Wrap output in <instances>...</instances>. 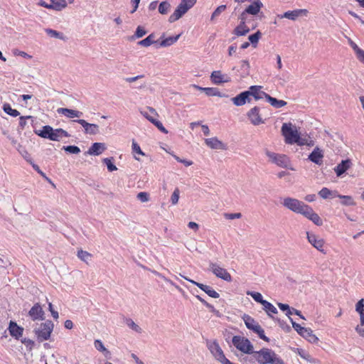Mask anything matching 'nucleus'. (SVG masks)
<instances>
[{"label":"nucleus","mask_w":364,"mask_h":364,"mask_svg":"<svg viewBox=\"0 0 364 364\" xmlns=\"http://www.w3.org/2000/svg\"><path fill=\"white\" fill-rule=\"evenodd\" d=\"M253 358L259 364H285L284 361L273 350L267 348L255 351Z\"/></svg>","instance_id":"1"},{"label":"nucleus","mask_w":364,"mask_h":364,"mask_svg":"<svg viewBox=\"0 0 364 364\" xmlns=\"http://www.w3.org/2000/svg\"><path fill=\"white\" fill-rule=\"evenodd\" d=\"M35 133L42 138L52 141H60L63 137H69L70 134L65 130L59 128L54 129L49 125H45L41 130L35 131Z\"/></svg>","instance_id":"2"},{"label":"nucleus","mask_w":364,"mask_h":364,"mask_svg":"<svg viewBox=\"0 0 364 364\" xmlns=\"http://www.w3.org/2000/svg\"><path fill=\"white\" fill-rule=\"evenodd\" d=\"M282 134L285 137V142L289 144H297L298 145L305 144L304 140L301 139L296 127H292L291 123L283 124L282 127Z\"/></svg>","instance_id":"3"},{"label":"nucleus","mask_w":364,"mask_h":364,"mask_svg":"<svg viewBox=\"0 0 364 364\" xmlns=\"http://www.w3.org/2000/svg\"><path fill=\"white\" fill-rule=\"evenodd\" d=\"M53 328L54 324L50 320H47L46 322L41 323L38 327L34 329L38 341L42 342L48 340Z\"/></svg>","instance_id":"4"},{"label":"nucleus","mask_w":364,"mask_h":364,"mask_svg":"<svg viewBox=\"0 0 364 364\" xmlns=\"http://www.w3.org/2000/svg\"><path fill=\"white\" fill-rule=\"evenodd\" d=\"M282 205L287 209L301 215H303L308 207V205L305 204L304 202L290 197L284 198Z\"/></svg>","instance_id":"5"},{"label":"nucleus","mask_w":364,"mask_h":364,"mask_svg":"<svg viewBox=\"0 0 364 364\" xmlns=\"http://www.w3.org/2000/svg\"><path fill=\"white\" fill-rule=\"evenodd\" d=\"M207 347L214 358L221 364H232L224 355L218 343L215 341H207Z\"/></svg>","instance_id":"6"},{"label":"nucleus","mask_w":364,"mask_h":364,"mask_svg":"<svg viewBox=\"0 0 364 364\" xmlns=\"http://www.w3.org/2000/svg\"><path fill=\"white\" fill-rule=\"evenodd\" d=\"M232 342L234 346L241 352L253 355L255 352L253 350V345L247 338L240 336H235L232 338Z\"/></svg>","instance_id":"7"},{"label":"nucleus","mask_w":364,"mask_h":364,"mask_svg":"<svg viewBox=\"0 0 364 364\" xmlns=\"http://www.w3.org/2000/svg\"><path fill=\"white\" fill-rule=\"evenodd\" d=\"M266 154L271 161L277 164L278 166L282 168H288L289 165V159L286 155L278 154L269 151H266Z\"/></svg>","instance_id":"8"},{"label":"nucleus","mask_w":364,"mask_h":364,"mask_svg":"<svg viewBox=\"0 0 364 364\" xmlns=\"http://www.w3.org/2000/svg\"><path fill=\"white\" fill-rule=\"evenodd\" d=\"M210 270L218 278H220L226 282H231L232 277L230 274L224 268L220 267L215 263H210Z\"/></svg>","instance_id":"9"},{"label":"nucleus","mask_w":364,"mask_h":364,"mask_svg":"<svg viewBox=\"0 0 364 364\" xmlns=\"http://www.w3.org/2000/svg\"><path fill=\"white\" fill-rule=\"evenodd\" d=\"M190 9V6L182 1L177 6L174 12L169 16L168 21L173 23L181 18Z\"/></svg>","instance_id":"10"},{"label":"nucleus","mask_w":364,"mask_h":364,"mask_svg":"<svg viewBox=\"0 0 364 364\" xmlns=\"http://www.w3.org/2000/svg\"><path fill=\"white\" fill-rule=\"evenodd\" d=\"M307 235V240L309 242L314 246L316 250L320 251L321 252L325 254L326 252L324 251L323 246H324V241L321 237L316 236V235L313 233H310L309 232H306Z\"/></svg>","instance_id":"11"},{"label":"nucleus","mask_w":364,"mask_h":364,"mask_svg":"<svg viewBox=\"0 0 364 364\" xmlns=\"http://www.w3.org/2000/svg\"><path fill=\"white\" fill-rule=\"evenodd\" d=\"M73 122L80 124L84 128V132L87 134L95 135L99 133L97 124L88 123L85 119H75Z\"/></svg>","instance_id":"12"},{"label":"nucleus","mask_w":364,"mask_h":364,"mask_svg":"<svg viewBox=\"0 0 364 364\" xmlns=\"http://www.w3.org/2000/svg\"><path fill=\"white\" fill-rule=\"evenodd\" d=\"M182 277H183L185 279L188 280V282H191L192 284L196 285L198 287H199L201 290L205 291L209 296L217 299L219 298L220 295L219 294L215 291L212 287L208 285H205L201 283H198L197 282H195L192 279H188L187 277L180 274Z\"/></svg>","instance_id":"13"},{"label":"nucleus","mask_w":364,"mask_h":364,"mask_svg":"<svg viewBox=\"0 0 364 364\" xmlns=\"http://www.w3.org/2000/svg\"><path fill=\"white\" fill-rule=\"evenodd\" d=\"M210 80L215 85H220L231 81L230 77L228 75L223 74L220 70L213 71L211 73Z\"/></svg>","instance_id":"14"},{"label":"nucleus","mask_w":364,"mask_h":364,"mask_svg":"<svg viewBox=\"0 0 364 364\" xmlns=\"http://www.w3.org/2000/svg\"><path fill=\"white\" fill-rule=\"evenodd\" d=\"M308 14V11L306 9H295L293 11H288L284 12L283 14L278 15V17L280 18H287L288 19L295 21L299 16H306Z\"/></svg>","instance_id":"15"},{"label":"nucleus","mask_w":364,"mask_h":364,"mask_svg":"<svg viewBox=\"0 0 364 364\" xmlns=\"http://www.w3.org/2000/svg\"><path fill=\"white\" fill-rule=\"evenodd\" d=\"M259 110L260 109L259 107H254L247 112V117L254 125H259L264 123V121L259 114Z\"/></svg>","instance_id":"16"},{"label":"nucleus","mask_w":364,"mask_h":364,"mask_svg":"<svg viewBox=\"0 0 364 364\" xmlns=\"http://www.w3.org/2000/svg\"><path fill=\"white\" fill-rule=\"evenodd\" d=\"M262 87L259 85H252L249 87L247 92H249L248 96L249 98L250 97H253L255 100H259L262 99L263 97L266 98V96L268 95L266 92L261 90Z\"/></svg>","instance_id":"17"},{"label":"nucleus","mask_w":364,"mask_h":364,"mask_svg":"<svg viewBox=\"0 0 364 364\" xmlns=\"http://www.w3.org/2000/svg\"><path fill=\"white\" fill-rule=\"evenodd\" d=\"M304 217L311 220L315 225L318 226H321L323 224L322 220L319 217V215L316 213L311 207L308 205L306 210L304 212L303 215Z\"/></svg>","instance_id":"18"},{"label":"nucleus","mask_w":364,"mask_h":364,"mask_svg":"<svg viewBox=\"0 0 364 364\" xmlns=\"http://www.w3.org/2000/svg\"><path fill=\"white\" fill-rule=\"evenodd\" d=\"M28 315L33 320H43L44 318V311L38 303L35 304L28 312Z\"/></svg>","instance_id":"19"},{"label":"nucleus","mask_w":364,"mask_h":364,"mask_svg":"<svg viewBox=\"0 0 364 364\" xmlns=\"http://www.w3.org/2000/svg\"><path fill=\"white\" fill-rule=\"evenodd\" d=\"M8 330L10 335L16 340H18L23 335V328L19 326L15 321L9 322Z\"/></svg>","instance_id":"20"},{"label":"nucleus","mask_w":364,"mask_h":364,"mask_svg":"<svg viewBox=\"0 0 364 364\" xmlns=\"http://www.w3.org/2000/svg\"><path fill=\"white\" fill-rule=\"evenodd\" d=\"M323 152L319 149L318 146L314 148L312 152L309 155L308 159H309L311 162L321 165L323 163Z\"/></svg>","instance_id":"21"},{"label":"nucleus","mask_w":364,"mask_h":364,"mask_svg":"<svg viewBox=\"0 0 364 364\" xmlns=\"http://www.w3.org/2000/svg\"><path fill=\"white\" fill-rule=\"evenodd\" d=\"M352 166V161L350 159L342 160L334 168V171L337 176H341L347 170H348Z\"/></svg>","instance_id":"22"},{"label":"nucleus","mask_w":364,"mask_h":364,"mask_svg":"<svg viewBox=\"0 0 364 364\" xmlns=\"http://www.w3.org/2000/svg\"><path fill=\"white\" fill-rule=\"evenodd\" d=\"M57 112L59 114L64 115L65 117L72 119L75 117H80L83 115V113L80 111L71 109L68 108L60 107L57 109Z\"/></svg>","instance_id":"23"},{"label":"nucleus","mask_w":364,"mask_h":364,"mask_svg":"<svg viewBox=\"0 0 364 364\" xmlns=\"http://www.w3.org/2000/svg\"><path fill=\"white\" fill-rule=\"evenodd\" d=\"M249 92L247 91L242 92L238 95L231 99L233 104L236 106L244 105L246 102H250V98L248 96Z\"/></svg>","instance_id":"24"},{"label":"nucleus","mask_w":364,"mask_h":364,"mask_svg":"<svg viewBox=\"0 0 364 364\" xmlns=\"http://www.w3.org/2000/svg\"><path fill=\"white\" fill-rule=\"evenodd\" d=\"M106 149L105 144L104 143L95 142L92 144L87 151V154L98 156Z\"/></svg>","instance_id":"25"},{"label":"nucleus","mask_w":364,"mask_h":364,"mask_svg":"<svg viewBox=\"0 0 364 364\" xmlns=\"http://www.w3.org/2000/svg\"><path fill=\"white\" fill-rule=\"evenodd\" d=\"M242 318L246 327L253 332H255L260 327L259 324L249 315L245 314Z\"/></svg>","instance_id":"26"},{"label":"nucleus","mask_w":364,"mask_h":364,"mask_svg":"<svg viewBox=\"0 0 364 364\" xmlns=\"http://www.w3.org/2000/svg\"><path fill=\"white\" fill-rule=\"evenodd\" d=\"M208 146L213 149H225L224 144L216 137L208 138L205 140Z\"/></svg>","instance_id":"27"},{"label":"nucleus","mask_w":364,"mask_h":364,"mask_svg":"<svg viewBox=\"0 0 364 364\" xmlns=\"http://www.w3.org/2000/svg\"><path fill=\"white\" fill-rule=\"evenodd\" d=\"M299 335L307 339L311 343H316L318 340V338L313 333L311 329L309 328H305L302 332H299Z\"/></svg>","instance_id":"28"},{"label":"nucleus","mask_w":364,"mask_h":364,"mask_svg":"<svg viewBox=\"0 0 364 364\" xmlns=\"http://www.w3.org/2000/svg\"><path fill=\"white\" fill-rule=\"evenodd\" d=\"M250 31V28L246 24H243V22H240V24L234 29L233 33L237 36H242L247 34Z\"/></svg>","instance_id":"29"},{"label":"nucleus","mask_w":364,"mask_h":364,"mask_svg":"<svg viewBox=\"0 0 364 364\" xmlns=\"http://www.w3.org/2000/svg\"><path fill=\"white\" fill-rule=\"evenodd\" d=\"M266 100L272 107L275 108H281L287 105V102L282 100H277L271 97L269 95L266 96Z\"/></svg>","instance_id":"30"},{"label":"nucleus","mask_w":364,"mask_h":364,"mask_svg":"<svg viewBox=\"0 0 364 364\" xmlns=\"http://www.w3.org/2000/svg\"><path fill=\"white\" fill-rule=\"evenodd\" d=\"M155 37L156 36H155L154 33H151L146 38H144V39H143L141 41H139L137 43V44L139 46H143V47H149L151 45L157 43V41H155Z\"/></svg>","instance_id":"31"},{"label":"nucleus","mask_w":364,"mask_h":364,"mask_svg":"<svg viewBox=\"0 0 364 364\" xmlns=\"http://www.w3.org/2000/svg\"><path fill=\"white\" fill-rule=\"evenodd\" d=\"M335 194H338V192L336 191H332L326 187L322 188L318 192L319 196L323 199L335 198L336 197Z\"/></svg>","instance_id":"32"},{"label":"nucleus","mask_w":364,"mask_h":364,"mask_svg":"<svg viewBox=\"0 0 364 364\" xmlns=\"http://www.w3.org/2000/svg\"><path fill=\"white\" fill-rule=\"evenodd\" d=\"M45 32L51 38H58L64 41H67L68 39L63 33L51 28H46Z\"/></svg>","instance_id":"33"},{"label":"nucleus","mask_w":364,"mask_h":364,"mask_svg":"<svg viewBox=\"0 0 364 364\" xmlns=\"http://www.w3.org/2000/svg\"><path fill=\"white\" fill-rule=\"evenodd\" d=\"M94 346L97 350L102 352L104 355L110 358L111 353L103 345L102 342L100 340H95L94 342Z\"/></svg>","instance_id":"34"},{"label":"nucleus","mask_w":364,"mask_h":364,"mask_svg":"<svg viewBox=\"0 0 364 364\" xmlns=\"http://www.w3.org/2000/svg\"><path fill=\"white\" fill-rule=\"evenodd\" d=\"M180 36H181V34H178L176 36L168 37L160 42L159 46L160 47L170 46L173 45V43H175L178 40Z\"/></svg>","instance_id":"35"},{"label":"nucleus","mask_w":364,"mask_h":364,"mask_svg":"<svg viewBox=\"0 0 364 364\" xmlns=\"http://www.w3.org/2000/svg\"><path fill=\"white\" fill-rule=\"evenodd\" d=\"M50 6H52V9L55 11H61L63 9L67 6V3L65 0H50Z\"/></svg>","instance_id":"36"},{"label":"nucleus","mask_w":364,"mask_h":364,"mask_svg":"<svg viewBox=\"0 0 364 364\" xmlns=\"http://www.w3.org/2000/svg\"><path fill=\"white\" fill-rule=\"evenodd\" d=\"M337 198L341 199V204L343 205L351 206L355 205V202L353 198L350 196H343L341 195L338 193V194H335Z\"/></svg>","instance_id":"37"},{"label":"nucleus","mask_w":364,"mask_h":364,"mask_svg":"<svg viewBox=\"0 0 364 364\" xmlns=\"http://www.w3.org/2000/svg\"><path fill=\"white\" fill-rule=\"evenodd\" d=\"M203 92L208 96H218L220 97L226 96L225 94L221 93L216 87H206L203 89Z\"/></svg>","instance_id":"38"},{"label":"nucleus","mask_w":364,"mask_h":364,"mask_svg":"<svg viewBox=\"0 0 364 364\" xmlns=\"http://www.w3.org/2000/svg\"><path fill=\"white\" fill-rule=\"evenodd\" d=\"M262 305L263 306V309L269 316H271V314H275L278 312L276 307L267 300Z\"/></svg>","instance_id":"39"},{"label":"nucleus","mask_w":364,"mask_h":364,"mask_svg":"<svg viewBox=\"0 0 364 364\" xmlns=\"http://www.w3.org/2000/svg\"><path fill=\"white\" fill-rule=\"evenodd\" d=\"M17 150L21 156L28 163H31L32 159L29 153L21 144H18Z\"/></svg>","instance_id":"40"},{"label":"nucleus","mask_w":364,"mask_h":364,"mask_svg":"<svg viewBox=\"0 0 364 364\" xmlns=\"http://www.w3.org/2000/svg\"><path fill=\"white\" fill-rule=\"evenodd\" d=\"M247 294L251 296L254 300L262 304L266 300L263 299L262 295L259 292L247 291Z\"/></svg>","instance_id":"41"},{"label":"nucleus","mask_w":364,"mask_h":364,"mask_svg":"<svg viewBox=\"0 0 364 364\" xmlns=\"http://www.w3.org/2000/svg\"><path fill=\"white\" fill-rule=\"evenodd\" d=\"M3 109L6 114L12 117H17L20 114V112L16 109H12L9 104H4Z\"/></svg>","instance_id":"42"},{"label":"nucleus","mask_w":364,"mask_h":364,"mask_svg":"<svg viewBox=\"0 0 364 364\" xmlns=\"http://www.w3.org/2000/svg\"><path fill=\"white\" fill-rule=\"evenodd\" d=\"M171 9V4L169 2L165 1L159 4V12L161 14H166Z\"/></svg>","instance_id":"43"},{"label":"nucleus","mask_w":364,"mask_h":364,"mask_svg":"<svg viewBox=\"0 0 364 364\" xmlns=\"http://www.w3.org/2000/svg\"><path fill=\"white\" fill-rule=\"evenodd\" d=\"M77 257L80 259L87 264L91 259L92 255L87 251L79 250L77 252Z\"/></svg>","instance_id":"44"},{"label":"nucleus","mask_w":364,"mask_h":364,"mask_svg":"<svg viewBox=\"0 0 364 364\" xmlns=\"http://www.w3.org/2000/svg\"><path fill=\"white\" fill-rule=\"evenodd\" d=\"M146 33L147 31L144 29V27L139 26L136 28L134 34L131 37V40L142 38L146 34Z\"/></svg>","instance_id":"45"},{"label":"nucleus","mask_w":364,"mask_h":364,"mask_svg":"<svg viewBox=\"0 0 364 364\" xmlns=\"http://www.w3.org/2000/svg\"><path fill=\"white\" fill-rule=\"evenodd\" d=\"M125 323L133 331L139 333H141V328L136 324L132 319L129 318H125Z\"/></svg>","instance_id":"46"},{"label":"nucleus","mask_w":364,"mask_h":364,"mask_svg":"<svg viewBox=\"0 0 364 364\" xmlns=\"http://www.w3.org/2000/svg\"><path fill=\"white\" fill-rule=\"evenodd\" d=\"M299 355L301 356V358L306 360L307 361L310 363H316L317 360L314 358L312 356H311L307 352H306L304 350L298 349Z\"/></svg>","instance_id":"47"},{"label":"nucleus","mask_w":364,"mask_h":364,"mask_svg":"<svg viewBox=\"0 0 364 364\" xmlns=\"http://www.w3.org/2000/svg\"><path fill=\"white\" fill-rule=\"evenodd\" d=\"M114 159L111 158H105L103 159L104 164H106L107 169L109 171L112 172L116 171L117 169V166L113 164Z\"/></svg>","instance_id":"48"},{"label":"nucleus","mask_w":364,"mask_h":364,"mask_svg":"<svg viewBox=\"0 0 364 364\" xmlns=\"http://www.w3.org/2000/svg\"><path fill=\"white\" fill-rule=\"evenodd\" d=\"M261 35V32L258 31L255 33L249 36L248 39L254 47H256Z\"/></svg>","instance_id":"49"},{"label":"nucleus","mask_w":364,"mask_h":364,"mask_svg":"<svg viewBox=\"0 0 364 364\" xmlns=\"http://www.w3.org/2000/svg\"><path fill=\"white\" fill-rule=\"evenodd\" d=\"M279 308L282 311H286V315L289 318L291 314H293V309L294 308H290V306L288 304H282V303H278L277 304Z\"/></svg>","instance_id":"50"},{"label":"nucleus","mask_w":364,"mask_h":364,"mask_svg":"<svg viewBox=\"0 0 364 364\" xmlns=\"http://www.w3.org/2000/svg\"><path fill=\"white\" fill-rule=\"evenodd\" d=\"M63 149L65 150L66 152L73 154H77L80 152V148L75 145L64 146L63 147Z\"/></svg>","instance_id":"51"},{"label":"nucleus","mask_w":364,"mask_h":364,"mask_svg":"<svg viewBox=\"0 0 364 364\" xmlns=\"http://www.w3.org/2000/svg\"><path fill=\"white\" fill-rule=\"evenodd\" d=\"M226 9L225 5H221L217 7V9L213 11V13L211 15L210 19L213 21L215 18L218 17L220 15L222 12H223Z\"/></svg>","instance_id":"52"},{"label":"nucleus","mask_w":364,"mask_h":364,"mask_svg":"<svg viewBox=\"0 0 364 364\" xmlns=\"http://www.w3.org/2000/svg\"><path fill=\"white\" fill-rule=\"evenodd\" d=\"M150 122L154 124L161 132L163 133L167 134V129L164 127L162 123L156 119H150Z\"/></svg>","instance_id":"53"},{"label":"nucleus","mask_w":364,"mask_h":364,"mask_svg":"<svg viewBox=\"0 0 364 364\" xmlns=\"http://www.w3.org/2000/svg\"><path fill=\"white\" fill-rule=\"evenodd\" d=\"M196 298L203 304H204L207 308H208L211 312H216V309L214 308V306L213 305H211L210 304L208 303L205 299H203L201 296L197 295L196 296Z\"/></svg>","instance_id":"54"},{"label":"nucleus","mask_w":364,"mask_h":364,"mask_svg":"<svg viewBox=\"0 0 364 364\" xmlns=\"http://www.w3.org/2000/svg\"><path fill=\"white\" fill-rule=\"evenodd\" d=\"M132 146L133 153L138 154L142 156L144 155V153L141 151L139 145L134 140L132 141Z\"/></svg>","instance_id":"55"},{"label":"nucleus","mask_w":364,"mask_h":364,"mask_svg":"<svg viewBox=\"0 0 364 364\" xmlns=\"http://www.w3.org/2000/svg\"><path fill=\"white\" fill-rule=\"evenodd\" d=\"M31 118H32L31 116L21 117L19 119L18 129L23 130L27 124V122H26L27 119H31Z\"/></svg>","instance_id":"56"},{"label":"nucleus","mask_w":364,"mask_h":364,"mask_svg":"<svg viewBox=\"0 0 364 364\" xmlns=\"http://www.w3.org/2000/svg\"><path fill=\"white\" fill-rule=\"evenodd\" d=\"M179 190L178 188H176L173 191V193L171 195V201L173 205H176L179 199Z\"/></svg>","instance_id":"57"},{"label":"nucleus","mask_w":364,"mask_h":364,"mask_svg":"<svg viewBox=\"0 0 364 364\" xmlns=\"http://www.w3.org/2000/svg\"><path fill=\"white\" fill-rule=\"evenodd\" d=\"M136 198L141 202H147L149 200V195L146 192H140L137 194Z\"/></svg>","instance_id":"58"},{"label":"nucleus","mask_w":364,"mask_h":364,"mask_svg":"<svg viewBox=\"0 0 364 364\" xmlns=\"http://www.w3.org/2000/svg\"><path fill=\"white\" fill-rule=\"evenodd\" d=\"M255 333H257L258 335V336L259 337V338L264 340V341H267V342H269V339L268 337H267L265 335H264V330L262 328V327L260 326L255 332Z\"/></svg>","instance_id":"59"},{"label":"nucleus","mask_w":364,"mask_h":364,"mask_svg":"<svg viewBox=\"0 0 364 364\" xmlns=\"http://www.w3.org/2000/svg\"><path fill=\"white\" fill-rule=\"evenodd\" d=\"M255 333H257L258 335V336L259 337V338L264 340V341H267V342H269V339L268 337H267L265 335H264V330L262 328V327L260 326L255 332Z\"/></svg>","instance_id":"60"},{"label":"nucleus","mask_w":364,"mask_h":364,"mask_svg":"<svg viewBox=\"0 0 364 364\" xmlns=\"http://www.w3.org/2000/svg\"><path fill=\"white\" fill-rule=\"evenodd\" d=\"M255 333H257L258 335V336L259 337V338L264 340V341H267V342H269V339L268 337H267L265 335H264V330L262 328V327L260 326L255 332Z\"/></svg>","instance_id":"61"},{"label":"nucleus","mask_w":364,"mask_h":364,"mask_svg":"<svg viewBox=\"0 0 364 364\" xmlns=\"http://www.w3.org/2000/svg\"><path fill=\"white\" fill-rule=\"evenodd\" d=\"M255 333H257L258 335V336L259 337V338L264 340V341H267V342H269V339L268 337H267L265 335H264V330L262 328V327L260 326L255 332Z\"/></svg>","instance_id":"62"},{"label":"nucleus","mask_w":364,"mask_h":364,"mask_svg":"<svg viewBox=\"0 0 364 364\" xmlns=\"http://www.w3.org/2000/svg\"><path fill=\"white\" fill-rule=\"evenodd\" d=\"M224 217L228 220H234L240 218L242 217V214L240 213H225Z\"/></svg>","instance_id":"63"},{"label":"nucleus","mask_w":364,"mask_h":364,"mask_svg":"<svg viewBox=\"0 0 364 364\" xmlns=\"http://www.w3.org/2000/svg\"><path fill=\"white\" fill-rule=\"evenodd\" d=\"M355 311L358 314H360L364 311V299H363L358 301V303L356 304Z\"/></svg>","instance_id":"64"}]
</instances>
